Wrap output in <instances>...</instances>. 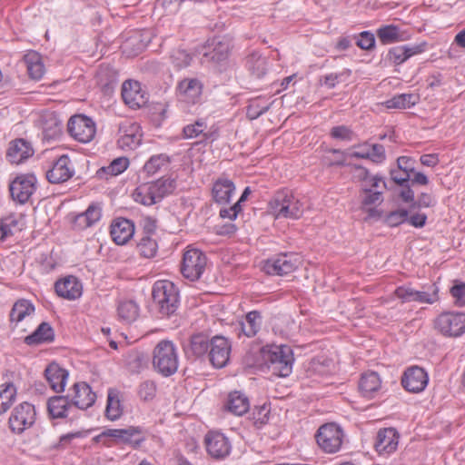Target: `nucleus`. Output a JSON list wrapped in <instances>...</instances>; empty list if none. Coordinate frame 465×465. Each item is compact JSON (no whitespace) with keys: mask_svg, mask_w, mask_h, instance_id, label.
I'll list each match as a JSON object with an SVG mask.
<instances>
[{"mask_svg":"<svg viewBox=\"0 0 465 465\" xmlns=\"http://www.w3.org/2000/svg\"><path fill=\"white\" fill-rule=\"evenodd\" d=\"M261 354L268 368L279 377H288L292 371L294 357L288 345L271 344L262 348Z\"/></svg>","mask_w":465,"mask_h":465,"instance_id":"1","label":"nucleus"},{"mask_svg":"<svg viewBox=\"0 0 465 465\" xmlns=\"http://www.w3.org/2000/svg\"><path fill=\"white\" fill-rule=\"evenodd\" d=\"M152 298L163 316L173 314L180 303L179 291L168 280H160L154 282L152 288Z\"/></svg>","mask_w":465,"mask_h":465,"instance_id":"2","label":"nucleus"},{"mask_svg":"<svg viewBox=\"0 0 465 465\" xmlns=\"http://www.w3.org/2000/svg\"><path fill=\"white\" fill-rule=\"evenodd\" d=\"M270 208L275 218L297 220L302 216L303 203L292 192L283 189L278 191L270 201Z\"/></svg>","mask_w":465,"mask_h":465,"instance_id":"3","label":"nucleus"},{"mask_svg":"<svg viewBox=\"0 0 465 465\" xmlns=\"http://www.w3.org/2000/svg\"><path fill=\"white\" fill-rule=\"evenodd\" d=\"M153 364L154 369L164 377L177 371L179 365L178 352L171 341H161L153 351Z\"/></svg>","mask_w":465,"mask_h":465,"instance_id":"4","label":"nucleus"},{"mask_svg":"<svg viewBox=\"0 0 465 465\" xmlns=\"http://www.w3.org/2000/svg\"><path fill=\"white\" fill-rule=\"evenodd\" d=\"M36 418L35 406L28 401H23L11 411L8 428L13 433L21 435L35 425Z\"/></svg>","mask_w":465,"mask_h":465,"instance_id":"5","label":"nucleus"},{"mask_svg":"<svg viewBox=\"0 0 465 465\" xmlns=\"http://www.w3.org/2000/svg\"><path fill=\"white\" fill-rule=\"evenodd\" d=\"M434 327L445 337H460L465 333V313L456 311L443 312L435 318Z\"/></svg>","mask_w":465,"mask_h":465,"instance_id":"6","label":"nucleus"},{"mask_svg":"<svg viewBox=\"0 0 465 465\" xmlns=\"http://www.w3.org/2000/svg\"><path fill=\"white\" fill-rule=\"evenodd\" d=\"M206 265V255L199 249L188 247L183 256L181 272L183 277L193 282L201 278Z\"/></svg>","mask_w":465,"mask_h":465,"instance_id":"7","label":"nucleus"},{"mask_svg":"<svg viewBox=\"0 0 465 465\" xmlns=\"http://www.w3.org/2000/svg\"><path fill=\"white\" fill-rule=\"evenodd\" d=\"M36 189L37 179L33 173H21L9 184L11 198L19 204L28 203Z\"/></svg>","mask_w":465,"mask_h":465,"instance_id":"8","label":"nucleus"},{"mask_svg":"<svg viewBox=\"0 0 465 465\" xmlns=\"http://www.w3.org/2000/svg\"><path fill=\"white\" fill-rule=\"evenodd\" d=\"M344 433L335 423H326L321 426L316 434L318 445L327 453H335L341 448Z\"/></svg>","mask_w":465,"mask_h":465,"instance_id":"9","label":"nucleus"},{"mask_svg":"<svg viewBox=\"0 0 465 465\" xmlns=\"http://www.w3.org/2000/svg\"><path fill=\"white\" fill-rule=\"evenodd\" d=\"M301 262V257L297 253H281L268 259L263 265V271L272 275H285L298 269Z\"/></svg>","mask_w":465,"mask_h":465,"instance_id":"10","label":"nucleus"},{"mask_svg":"<svg viewBox=\"0 0 465 465\" xmlns=\"http://www.w3.org/2000/svg\"><path fill=\"white\" fill-rule=\"evenodd\" d=\"M67 129L74 140L83 143L91 142L96 133L95 124L93 119L84 114L72 116L68 121Z\"/></svg>","mask_w":465,"mask_h":465,"instance_id":"11","label":"nucleus"},{"mask_svg":"<svg viewBox=\"0 0 465 465\" xmlns=\"http://www.w3.org/2000/svg\"><path fill=\"white\" fill-rule=\"evenodd\" d=\"M231 51L230 42L226 39L213 38L201 48L199 54L203 55V62H212L217 65L226 64Z\"/></svg>","mask_w":465,"mask_h":465,"instance_id":"12","label":"nucleus"},{"mask_svg":"<svg viewBox=\"0 0 465 465\" xmlns=\"http://www.w3.org/2000/svg\"><path fill=\"white\" fill-rule=\"evenodd\" d=\"M50 183L59 184L67 182L74 175V167L68 155L63 154L54 160L45 172Z\"/></svg>","mask_w":465,"mask_h":465,"instance_id":"13","label":"nucleus"},{"mask_svg":"<svg viewBox=\"0 0 465 465\" xmlns=\"http://www.w3.org/2000/svg\"><path fill=\"white\" fill-rule=\"evenodd\" d=\"M204 445L207 453L215 460L226 458L232 450L229 439L222 432L211 430L204 437Z\"/></svg>","mask_w":465,"mask_h":465,"instance_id":"14","label":"nucleus"},{"mask_svg":"<svg viewBox=\"0 0 465 465\" xmlns=\"http://www.w3.org/2000/svg\"><path fill=\"white\" fill-rule=\"evenodd\" d=\"M429 383V374L425 369L419 366L408 367L401 377V385L409 392H422Z\"/></svg>","mask_w":465,"mask_h":465,"instance_id":"15","label":"nucleus"},{"mask_svg":"<svg viewBox=\"0 0 465 465\" xmlns=\"http://www.w3.org/2000/svg\"><path fill=\"white\" fill-rule=\"evenodd\" d=\"M73 406L81 410H86L94 405L96 394L86 382H76L69 390L67 394Z\"/></svg>","mask_w":465,"mask_h":465,"instance_id":"16","label":"nucleus"},{"mask_svg":"<svg viewBox=\"0 0 465 465\" xmlns=\"http://www.w3.org/2000/svg\"><path fill=\"white\" fill-rule=\"evenodd\" d=\"M231 343L223 336H215L211 340L209 351L210 361L215 368L224 367L230 359Z\"/></svg>","mask_w":465,"mask_h":465,"instance_id":"17","label":"nucleus"},{"mask_svg":"<svg viewBox=\"0 0 465 465\" xmlns=\"http://www.w3.org/2000/svg\"><path fill=\"white\" fill-rule=\"evenodd\" d=\"M400 435L394 428H384L379 430L374 447L380 455H390L393 453L399 445Z\"/></svg>","mask_w":465,"mask_h":465,"instance_id":"18","label":"nucleus"},{"mask_svg":"<svg viewBox=\"0 0 465 465\" xmlns=\"http://www.w3.org/2000/svg\"><path fill=\"white\" fill-rule=\"evenodd\" d=\"M45 378L49 387L56 393L64 391L69 372L57 362L49 363L44 371Z\"/></svg>","mask_w":465,"mask_h":465,"instance_id":"19","label":"nucleus"},{"mask_svg":"<svg viewBox=\"0 0 465 465\" xmlns=\"http://www.w3.org/2000/svg\"><path fill=\"white\" fill-rule=\"evenodd\" d=\"M203 92V84L196 78H185L178 84L180 102L194 104L199 102Z\"/></svg>","mask_w":465,"mask_h":465,"instance_id":"20","label":"nucleus"},{"mask_svg":"<svg viewBox=\"0 0 465 465\" xmlns=\"http://www.w3.org/2000/svg\"><path fill=\"white\" fill-rule=\"evenodd\" d=\"M122 97L132 109L142 108L145 105L144 92L137 81L127 80L123 84Z\"/></svg>","mask_w":465,"mask_h":465,"instance_id":"21","label":"nucleus"},{"mask_svg":"<svg viewBox=\"0 0 465 465\" xmlns=\"http://www.w3.org/2000/svg\"><path fill=\"white\" fill-rule=\"evenodd\" d=\"M102 217V206L97 203H92L87 209L76 214L72 223L75 230L83 231L96 224Z\"/></svg>","mask_w":465,"mask_h":465,"instance_id":"22","label":"nucleus"},{"mask_svg":"<svg viewBox=\"0 0 465 465\" xmlns=\"http://www.w3.org/2000/svg\"><path fill=\"white\" fill-rule=\"evenodd\" d=\"M176 188L175 179L170 177H162L152 183L148 188L147 196L154 204L161 202L164 197L172 194Z\"/></svg>","mask_w":465,"mask_h":465,"instance_id":"23","label":"nucleus"},{"mask_svg":"<svg viewBox=\"0 0 465 465\" xmlns=\"http://www.w3.org/2000/svg\"><path fill=\"white\" fill-rule=\"evenodd\" d=\"M134 233V223L125 218H116L110 227L112 240L118 245L125 244Z\"/></svg>","mask_w":465,"mask_h":465,"instance_id":"24","label":"nucleus"},{"mask_svg":"<svg viewBox=\"0 0 465 465\" xmlns=\"http://www.w3.org/2000/svg\"><path fill=\"white\" fill-rule=\"evenodd\" d=\"M34 154L30 143L24 139H16L10 143L6 157L15 164H20Z\"/></svg>","mask_w":465,"mask_h":465,"instance_id":"25","label":"nucleus"},{"mask_svg":"<svg viewBox=\"0 0 465 465\" xmlns=\"http://www.w3.org/2000/svg\"><path fill=\"white\" fill-rule=\"evenodd\" d=\"M235 192L233 182L227 177L218 178L213 185L212 193L213 200L218 204L226 205L230 203Z\"/></svg>","mask_w":465,"mask_h":465,"instance_id":"26","label":"nucleus"},{"mask_svg":"<svg viewBox=\"0 0 465 465\" xmlns=\"http://www.w3.org/2000/svg\"><path fill=\"white\" fill-rule=\"evenodd\" d=\"M58 296L67 300H75L82 295V284L75 276H67L55 282Z\"/></svg>","mask_w":465,"mask_h":465,"instance_id":"27","label":"nucleus"},{"mask_svg":"<svg viewBox=\"0 0 465 465\" xmlns=\"http://www.w3.org/2000/svg\"><path fill=\"white\" fill-rule=\"evenodd\" d=\"M425 50V44L414 45H398L391 47L388 52V59L395 64H401L413 55L421 54Z\"/></svg>","mask_w":465,"mask_h":465,"instance_id":"28","label":"nucleus"},{"mask_svg":"<svg viewBox=\"0 0 465 465\" xmlns=\"http://www.w3.org/2000/svg\"><path fill=\"white\" fill-rule=\"evenodd\" d=\"M262 317L259 311L253 310L246 313L244 318L239 322V333L248 337H254L261 330Z\"/></svg>","mask_w":465,"mask_h":465,"instance_id":"29","label":"nucleus"},{"mask_svg":"<svg viewBox=\"0 0 465 465\" xmlns=\"http://www.w3.org/2000/svg\"><path fill=\"white\" fill-rule=\"evenodd\" d=\"M23 62L31 79L35 81L42 79L45 73V67L39 53L32 50L27 52L23 57Z\"/></svg>","mask_w":465,"mask_h":465,"instance_id":"30","label":"nucleus"},{"mask_svg":"<svg viewBox=\"0 0 465 465\" xmlns=\"http://www.w3.org/2000/svg\"><path fill=\"white\" fill-rule=\"evenodd\" d=\"M72 407L67 395L53 396L47 401V411L52 419L66 418Z\"/></svg>","mask_w":465,"mask_h":465,"instance_id":"31","label":"nucleus"},{"mask_svg":"<svg viewBox=\"0 0 465 465\" xmlns=\"http://www.w3.org/2000/svg\"><path fill=\"white\" fill-rule=\"evenodd\" d=\"M211 341L203 333L193 335L187 345L184 346V351L188 357L200 358L205 355L210 350Z\"/></svg>","mask_w":465,"mask_h":465,"instance_id":"32","label":"nucleus"},{"mask_svg":"<svg viewBox=\"0 0 465 465\" xmlns=\"http://www.w3.org/2000/svg\"><path fill=\"white\" fill-rule=\"evenodd\" d=\"M54 340V329L48 322H42L33 333L26 336L25 343L29 346H35L42 343H49Z\"/></svg>","mask_w":465,"mask_h":465,"instance_id":"33","label":"nucleus"},{"mask_svg":"<svg viewBox=\"0 0 465 465\" xmlns=\"http://www.w3.org/2000/svg\"><path fill=\"white\" fill-rule=\"evenodd\" d=\"M124 413L121 392L114 388L108 389L105 416L110 420H118Z\"/></svg>","mask_w":465,"mask_h":465,"instance_id":"34","label":"nucleus"},{"mask_svg":"<svg viewBox=\"0 0 465 465\" xmlns=\"http://www.w3.org/2000/svg\"><path fill=\"white\" fill-rule=\"evenodd\" d=\"M381 381L377 372L370 371L361 375L359 382V390L365 398H373L381 389Z\"/></svg>","mask_w":465,"mask_h":465,"instance_id":"35","label":"nucleus"},{"mask_svg":"<svg viewBox=\"0 0 465 465\" xmlns=\"http://www.w3.org/2000/svg\"><path fill=\"white\" fill-rule=\"evenodd\" d=\"M225 407L229 412L236 416H242L250 408L249 399L240 391H232L228 395Z\"/></svg>","mask_w":465,"mask_h":465,"instance_id":"36","label":"nucleus"},{"mask_svg":"<svg viewBox=\"0 0 465 465\" xmlns=\"http://www.w3.org/2000/svg\"><path fill=\"white\" fill-rule=\"evenodd\" d=\"M377 36L382 45L394 44L409 39V35L401 32L400 28L394 25L381 26L377 30Z\"/></svg>","mask_w":465,"mask_h":465,"instance_id":"37","label":"nucleus"},{"mask_svg":"<svg viewBox=\"0 0 465 465\" xmlns=\"http://www.w3.org/2000/svg\"><path fill=\"white\" fill-rule=\"evenodd\" d=\"M35 312V306L33 303L25 299H20L15 302L10 312V322L16 326L19 322L24 321L27 316Z\"/></svg>","mask_w":465,"mask_h":465,"instance_id":"38","label":"nucleus"},{"mask_svg":"<svg viewBox=\"0 0 465 465\" xmlns=\"http://www.w3.org/2000/svg\"><path fill=\"white\" fill-rule=\"evenodd\" d=\"M129 165V160L126 157H118L114 159L107 166L101 167L96 174L101 179H108L112 176H117L124 173Z\"/></svg>","mask_w":465,"mask_h":465,"instance_id":"39","label":"nucleus"},{"mask_svg":"<svg viewBox=\"0 0 465 465\" xmlns=\"http://www.w3.org/2000/svg\"><path fill=\"white\" fill-rule=\"evenodd\" d=\"M43 139L46 142L54 141L62 134V123L53 114L46 116L43 124Z\"/></svg>","mask_w":465,"mask_h":465,"instance_id":"40","label":"nucleus"},{"mask_svg":"<svg viewBox=\"0 0 465 465\" xmlns=\"http://www.w3.org/2000/svg\"><path fill=\"white\" fill-rule=\"evenodd\" d=\"M419 101L414 94H400L387 100L384 104L388 109H409L413 107Z\"/></svg>","mask_w":465,"mask_h":465,"instance_id":"41","label":"nucleus"},{"mask_svg":"<svg viewBox=\"0 0 465 465\" xmlns=\"http://www.w3.org/2000/svg\"><path fill=\"white\" fill-rule=\"evenodd\" d=\"M272 101L264 96H258L252 99L247 106V116L251 120H255L266 113L272 106Z\"/></svg>","mask_w":465,"mask_h":465,"instance_id":"42","label":"nucleus"},{"mask_svg":"<svg viewBox=\"0 0 465 465\" xmlns=\"http://www.w3.org/2000/svg\"><path fill=\"white\" fill-rule=\"evenodd\" d=\"M246 66L254 77L262 78L267 71L266 58L253 52L247 56Z\"/></svg>","mask_w":465,"mask_h":465,"instance_id":"43","label":"nucleus"},{"mask_svg":"<svg viewBox=\"0 0 465 465\" xmlns=\"http://www.w3.org/2000/svg\"><path fill=\"white\" fill-rule=\"evenodd\" d=\"M440 289L436 283L424 285L422 290H416L414 294V302L425 304H433L440 299Z\"/></svg>","mask_w":465,"mask_h":465,"instance_id":"44","label":"nucleus"},{"mask_svg":"<svg viewBox=\"0 0 465 465\" xmlns=\"http://www.w3.org/2000/svg\"><path fill=\"white\" fill-rule=\"evenodd\" d=\"M166 118V104L162 103L147 104V124L159 128Z\"/></svg>","mask_w":465,"mask_h":465,"instance_id":"45","label":"nucleus"},{"mask_svg":"<svg viewBox=\"0 0 465 465\" xmlns=\"http://www.w3.org/2000/svg\"><path fill=\"white\" fill-rule=\"evenodd\" d=\"M16 397V388L12 382L0 386V415L6 412Z\"/></svg>","mask_w":465,"mask_h":465,"instance_id":"46","label":"nucleus"},{"mask_svg":"<svg viewBox=\"0 0 465 465\" xmlns=\"http://www.w3.org/2000/svg\"><path fill=\"white\" fill-rule=\"evenodd\" d=\"M138 312V306L133 301L121 302L117 308L119 319L126 323L134 322L137 318Z\"/></svg>","mask_w":465,"mask_h":465,"instance_id":"47","label":"nucleus"},{"mask_svg":"<svg viewBox=\"0 0 465 465\" xmlns=\"http://www.w3.org/2000/svg\"><path fill=\"white\" fill-rule=\"evenodd\" d=\"M171 164V157L166 153L154 154L147 160V173L165 171Z\"/></svg>","mask_w":465,"mask_h":465,"instance_id":"48","label":"nucleus"},{"mask_svg":"<svg viewBox=\"0 0 465 465\" xmlns=\"http://www.w3.org/2000/svg\"><path fill=\"white\" fill-rule=\"evenodd\" d=\"M350 153L340 149H329L324 155V162L329 166H345L347 165V158Z\"/></svg>","mask_w":465,"mask_h":465,"instance_id":"49","label":"nucleus"},{"mask_svg":"<svg viewBox=\"0 0 465 465\" xmlns=\"http://www.w3.org/2000/svg\"><path fill=\"white\" fill-rule=\"evenodd\" d=\"M207 128V124L203 119H198L193 124H187L183 129V137L184 139H193L198 137L200 134H203L205 139H208V135L203 134Z\"/></svg>","mask_w":465,"mask_h":465,"instance_id":"50","label":"nucleus"},{"mask_svg":"<svg viewBox=\"0 0 465 465\" xmlns=\"http://www.w3.org/2000/svg\"><path fill=\"white\" fill-rule=\"evenodd\" d=\"M122 433L121 429H107L94 437L93 440L97 443L102 442L104 445L110 447L113 440L121 442Z\"/></svg>","mask_w":465,"mask_h":465,"instance_id":"51","label":"nucleus"},{"mask_svg":"<svg viewBox=\"0 0 465 465\" xmlns=\"http://www.w3.org/2000/svg\"><path fill=\"white\" fill-rule=\"evenodd\" d=\"M409 212L406 209H396L389 212L384 217V223L390 227L399 226L408 220Z\"/></svg>","mask_w":465,"mask_h":465,"instance_id":"52","label":"nucleus"},{"mask_svg":"<svg viewBox=\"0 0 465 465\" xmlns=\"http://www.w3.org/2000/svg\"><path fill=\"white\" fill-rule=\"evenodd\" d=\"M171 60L177 69H183L191 64L193 56L184 49H176L173 51Z\"/></svg>","mask_w":465,"mask_h":465,"instance_id":"53","label":"nucleus"},{"mask_svg":"<svg viewBox=\"0 0 465 465\" xmlns=\"http://www.w3.org/2000/svg\"><path fill=\"white\" fill-rule=\"evenodd\" d=\"M17 226L18 220L15 215L11 214L3 218L0 223L1 240L12 235L14 229L17 228Z\"/></svg>","mask_w":465,"mask_h":465,"instance_id":"54","label":"nucleus"},{"mask_svg":"<svg viewBox=\"0 0 465 465\" xmlns=\"http://www.w3.org/2000/svg\"><path fill=\"white\" fill-rule=\"evenodd\" d=\"M383 190L384 189H376L370 192H362L364 195L361 198V205L369 207L380 204L383 201Z\"/></svg>","mask_w":465,"mask_h":465,"instance_id":"55","label":"nucleus"},{"mask_svg":"<svg viewBox=\"0 0 465 465\" xmlns=\"http://www.w3.org/2000/svg\"><path fill=\"white\" fill-rule=\"evenodd\" d=\"M386 188V183L383 180V177L381 175H370L368 179H366L361 183V191L362 192H370L371 190L376 189H385Z\"/></svg>","mask_w":465,"mask_h":465,"instance_id":"56","label":"nucleus"},{"mask_svg":"<svg viewBox=\"0 0 465 465\" xmlns=\"http://www.w3.org/2000/svg\"><path fill=\"white\" fill-rule=\"evenodd\" d=\"M330 134L333 139L346 142H351L354 138V133L352 130L345 125L332 127Z\"/></svg>","mask_w":465,"mask_h":465,"instance_id":"57","label":"nucleus"},{"mask_svg":"<svg viewBox=\"0 0 465 465\" xmlns=\"http://www.w3.org/2000/svg\"><path fill=\"white\" fill-rule=\"evenodd\" d=\"M356 45L362 50H371L375 45V36L370 31H363L355 36Z\"/></svg>","mask_w":465,"mask_h":465,"instance_id":"58","label":"nucleus"},{"mask_svg":"<svg viewBox=\"0 0 465 465\" xmlns=\"http://www.w3.org/2000/svg\"><path fill=\"white\" fill-rule=\"evenodd\" d=\"M271 414L270 405L263 404L253 411V420L256 426L261 427L269 421Z\"/></svg>","mask_w":465,"mask_h":465,"instance_id":"59","label":"nucleus"},{"mask_svg":"<svg viewBox=\"0 0 465 465\" xmlns=\"http://www.w3.org/2000/svg\"><path fill=\"white\" fill-rule=\"evenodd\" d=\"M368 153V159L376 163H381L386 159L385 149L382 144H370Z\"/></svg>","mask_w":465,"mask_h":465,"instance_id":"60","label":"nucleus"},{"mask_svg":"<svg viewBox=\"0 0 465 465\" xmlns=\"http://www.w3.org/2000/svg\"><path fill=\"white\" fill-rule=\"evenodd\" d=\"M122 438L121 442L123 443H129V444H139L141 441L140 439H136L135 436L141 434V430L134 428V427H129L127 429H121Z\"/></svg>","mask_w":465,"mask_h":465,"instance_id":"61","label":"nucleus"},{"mask_svg":"<svg viewBox=\"0 0 465 465\" xmlns=\"http://www.w3.org/2000/svg\"><path fill=\"white\" fill-rule=\"evenodd\" d=\"M416 290L409 285H402L395 290V295L399 298L402 302H414V294Z\"/></svg>","mask_w":465,"mask_h":465,"instance_id":"62","label":"nucleus"},{"mask_svg":"<svg viewBox=\"0 0 465 465\" xmlns=\"http://www.w3.org/2000/svg\"><path fill=\"white\" fill-rule=\"evenodd\" d=\"M450 293L455 299V303L459 306H465V283L455 284L450 289Z\"/></svg>","mask_w":465,"mask_h":465,"instance_id":"63","label":"nucleus"},{"mask_svg":"<svg viewBox=\"0 0 465 465\" xmlns=\"http://www.w3.org/2000/svg\"><path fill=\"white\" fill-rule=\"evenodd\" d=\"M241 212L242 206H240V203H234L229 208H222L219 212V215L223 219H229L230 221H233L237 218L239 213Z\"/></svg>","mask_w":465,"mask_h":465,"instance_id":"64","label":"nucleus"}]
</instances>
